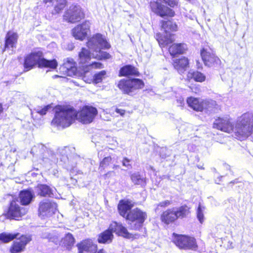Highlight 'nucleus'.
<instances>
[{
	"label": "nucleus",
	"mask_w": 253,
	"mask_h": 253,
	"mask_svg": "<svg viewBox=\"0 0 253 253\" xmlns=\"http://www.w3.org/2000/svg\"><path fill=\"white\" fill-rule=\"evenodd\" d=\"M119 168H120V166H119V165H114L113 166V169H118Z\"/></svg>",
	"instance_id": "53"
},
{
	"label": "nucleus",
	"mask_w": 253,
	"mask_h": 253,
	"mask_svg": "<svg viewBox=\"0 0 253 253\" xmlns=\"http://www.w3.org/2000/svg\"><path fill=\"white\" fill-rule=\"evenodd\" d=\"M187 103L188 106L196 111H203L202 101L198 99L190 97L187 99Z\"/></svg>",
	"instance_id": "30"
},
{
	"label": "nucleus",
	"mask_w": 253,
	"mask_h": 253,
	"mask_svg": "<svg viewBox=\"0 0 253 253\" xmlns=\"http://www.w3.org/2000/svg\"><path fill=\"white\" fill-rule=\"evenodd\" d=\"M96 253H105V251L103 249L99 250Z\"/></svg>",
	"instance_id": "51"
},
{
	"label": "nucleus",
	"mask_w": 253,
	"mask_h": 253,
	"mask_svg": "<svg viewBox=\"0 0 253 253\" xmlns=\"http://www.w3.org/2000/svg\"><path fill=\"white\" fill-rule=\"evenodd\" d=\"M20 203L23 206L30 205L35 198L34 191L31 189H24L20 191L18 197Z\"/></svg>",
	"instance_id": "22"
},
{
	"label": "nucleus",
	"mask_w": 253,
	"mask_h": 253,
	"mask_svg": "<svg viewBox=\"0 0 253 253\" xmlns=\"http://www.w3.org/2000/svg\"><path fill=\"white\" fill-rule=\"evenodd\" d=\"M37 191L38 195L42 197H52L54 196L53 190L48 185L46 184H40L37 186Z\"/></svg>",
	"instance_id": "29"
},
{
	"label": "nucleus",
	"mask_w": 253,
	"mask_h": 253,
	"mask_svg": "<svg viewBox=\"0 0 253 253\" xmlns=\"http://www.w3.org/2000/svg\"><path fill=\"white\" fill-rule=\"evenodd\" d=\"M132 207V205L128 201L121 200L118 206L120 214L126 219L131 221H144L147 218L146 213L138 208L130 210Z\"/></svg>",
	"instance_id": "6"
},
{
	"label": "nucleus",
	"mask_w": 253,
	"mask_h": 253,
	"mask_svg": "<svg viewBox=\"0 0 253 253\" xmlns=\"http://www.w3.org/2000/svg\"><path fill=\"white\" fill-rule=\"evenodd\" d=\"M113 175H115V172L114 171H109L107 173H106L105 176L106 177H107Z\"/></svg>",
	"instance_id": "48"
},
{
	"label": "nucleus",
	"mask_w": 253,
	"mask_h": 253,
	"mask_svg": "<svg viewBox=\"0 0 253 253\" xmlns=\"http://www.w3.org/2000/svg\"><path fill=\"white\" fill-rule=\"evenodd\" d=\"M162 28L164 30L165 35L157 33L155 38L160 46L165 47L173 42V35L169 33V31H176L177 26L175 22L171 20H167L162 21Z\"/></svg>",
	"instance_id": "8"
},
{
	"label": "nucleus",
	"mask_w": 253,
	"mask_h": 253,
	"mask_svg": "<svg viewBox=\"0 0 253 253\" xmlns=\"http://www.w3.org/2000/svg\"><path fill=\"white\" fill-rule=\"evenodd\" d=\"M116 113L120 114L121 116H123L125 113V111L123 109L117 108L116 109Z\"/></svg>",
	"instance_id": "47"
},
{
	"label": "nucleus",
	"mask_w": 253,
	"mask_h": 253,
	"mask_svg": "<svg viewBox=\"0 0 253 253\" xmlns=\"http://www.w3.org/2000/svg\"><path fill=\"white\" fill-rule=\"evenodd\" d=\"M56 0H44L45 2H52L54 3L53 1H55Z\"/></svg>",
	"instance_id": "52"
},
{
	"label": "nucleus",
	"mask_w": 253,
	"mask_h": 253,
	"mask_svg": "<svg viewBox=\"0 0 253 253\" xmlns=\"http://www.w3.org/2000/svg\"><path fill=\"white\" fill-rule=\"evenodd\" d=\"M60 243L62 247L70 250L75 244V239L71 233H68L62 238Z\"/></svg>",
	"instance_id": "28"
},
{
	"label": "nucleus",
	"mask_w": 253,
	"mask_h": 253,
	"mask_svg": "<svg viewBox=\"0 0 253 253\" xmlns=\"http://www.w3.org/2000/svg\"><path fill=\"white\" fill-rule=\"evenodd\" d=\"M188 79H194L198 82H203L206 79L205 76L202 73L198 71H190L187 75Z\"/></svg>",
	"instance_id": "31"
},
{
	"label": "nucleus",
	"mask_w": 253,
	"mask_h": 253,
	"mask_svg": "<svg viewBox=\"0 0 253 253\" xmlns=\"http://www.w3.org/2000/svg\"><path fill=\"white\" fill-rule=\"evenodd\" d=\"M91 58V54L89 50L84 47H83L79 53V62L83 67L91 66L94 68H102V64L98 62H90Z\"/></svg>",
	"instance_id": "15"
},
{
	"label": "nucleus",
	"mask_w": 253,
	"mask_h": 253,
	"mask_svg": "<svg viewBox=\"0 0 253 253\" xmlns=\"http://www.w3.org/2000/svg\"><path fill=\"white\" fill-rule=\"evenodd\" d=\"M122 165L128 169L131 168V165L130 164V160L127 158H124L122 161Z\"/></svg>",
	"instance_id": "42"
},
{
	"label": "nucleus",
	"mask_w": 253,
	"mask_h": 253,
	"mask_svg": "<svg viewBox=\"0 0 253 253\" xmlns=\"http://www.w3.org/2000/svg\"><path fill=\"white\" fill-rule=\"evenodd\" d=\"M216 102L213 100L207 99L202 101V107L203 111L206 112H210L212 111L213 109L216 106Z\"/></svg>",
	"instance_id": "33"
},
{
	"label": "nucleus",
	"mask_w": 253,
	"mask_h": 253,
	"mask_svg": "<svg viewBox=\"0 0 253 253\" xmlns=\"http://www.w3.org/2000/svg\"><path fill=\"white\" fill-rule=\"evenodd\" d=\"M59 77L58 76L55 75V76H54V78H57V77Z\"/></svg>",
	"instance_id": "57"
},
{
	"label": "nucleus",
	"mask_w": 253,
	"mask_h": 253,
	"mask_svg": "<svg viewBox=\"0 0 253 253\" xmlns=\"http://www.w3.org/2000/svg\"><path fill=\"white\" fill-rule=\"evenodd\" d=\"M97 113V109L92 106H85L80 112L71 106H59L55 109L51 124L64 128L70 126L78 119L83 124H87L93 121Z\"/></svg>",
	"instance_id": "1"
},
{
	"label": "nucleus",
	"mask_w": 253,
	"mask_h": 253,
	"mask_svg": "<svg viewBox=\"0 0 253 253\" xmlns=\"http://www.w3.org/2000/svg\"><path fill=\"white\" fill-rule=\"evenodd\" d=\"M26 212L23 208H21L15 201H12L10 204L8 211L0 216V221L4 219L19 220V218Z\"/></svg>",
	"instance_id": "11"
},
{
	"label": "nucleus",
	"mask_w": 253,
	"mask_h": 253,
	"mask_svg": "<svg viewBox=\"0 0 253 253\" xmlns=\"http://www.w3.org/2000/svg\"><path fill=\"white\" fill-rule=\"evenodd\" d=\"M130 178L135 185L144 186L146 185V180L139 172H134L131 174Z\"/></svg>",
	"instance_id": "32"
},
{
	"label": "nucleus",
	"mask_w": 253,
	"mask_h": 253,
	"mask_svg": "<svg viewBox=\"0 0 253 253\" xmlns=\"http://www.w3.org/2000/svg\"><path fill=\"white\" fill-rule=\"evenodd\" d=\"M75 46L73 43H69L67 46V49L68 50H72L74 48Z\"/></svg>",
	"instance_id": "46"
},
{
	"label": "nucleus",
	"mask_w": 253,
	"mask_h": 253,
	"mask_svg": "<svg viewBox=\"0 0 253 253\" xmlns=\"http://www.w3.org/2000/svg\"><path fill=\"white\" fill-rule=\"evenodd\" d=\"M250 136H251L252 138L253 139V129L251 131V134Z\"/></svg>",
	"instance_id": "56"
},
{
	"label": "nucleus",
	"mask_w": 253,
	"mask_h": 253,
	"mask_svg": "<svg viewBox=\"0 0 253 253\" xmlns=\"http://www.w3.org/2000/svg\"><path fill=\"white\" fill-rule=\"evenodd\" d=\"M253 128V113H244L239 118L234 128L235 136L238 139H244L251 135Z\"/></svg>",
	"instance_id": "5"
},
{
	"label": "nucleus",
	"mask_w": 253,
	"mask_h": 253,
	"mask_svg": "<svg viewBox=\"0 0 253 253\" xmlns=\"http://www.w3.org/2000/svg\"><path fill=\"white\" fill-rule=\"evenodd\" d=\"M204 207H203L200 204L199 205L197 211V216L199 221H202L204 219L203 209Z\"/></svg>",
	"instance_id": "41"
},
{
	"label": "nucleus",
	"mask_w": 253,
	"mask_h": 253,
	"mask_svg": "<svg viewBox=\"0 0 253 253\" xmlns=\"http://www.w3.org/2000/svg\"><path fill=\"white\" fill-rule=\"evenodd\" d=\"M173 65L179 74H182L188 67L189 60L187 58L185 57L180 59H175L173 60Z\"/></svg>",
	"instance_id": "25"
},
{
	"label": "nucleus",
	"mask_w": 253,
	"mask_h": 253,
	"mask_svg": "<svg viewBox=\"0 0 253 253\" xmlns=\"http://www.w3.org/2000/svg\"><path fill=\"white\" fill-rule=\"evenodd\" d=\"M78 253H97L98 246L93 243L90 239H86L77 244Z\"/></svg>",
	"instance_id": "16"
},
{
	"label": "nucleus",
	"mask_w": 253,
	"mask_h": 253,
	"mask_svg": "<svg viewBox=\"0 0 253 253\" xmlns=\"http://www.w3.org/2000/svg\"><path fill=\"white\" fill-rule=\"evenodd\" d=\"M84 17V13L80 5L72 4L65 12L63 18L65 20L70 23H75Z\"/></svg>",
	"instance_id": "12"
},
{
	"label": "nucleus",
	"mask_w": 253,
	"mask_h": 253,
	"mask_svg": "<svg viewBox=\"0 0 253 253\" xmlns=\"http://www.w3.org/2000/svg\"><path fill=\"white\" fill-rule=\"evenodd\" d=\"M90 23L85 21L81 24H79L72 30L73 37L77 40L83 41L87 36L89 32Z\"/></svg>",
	"instance_id": "17"
},
{
	"label": "nucleus",
	"mask_w": 253,
	"mask_h": 253,
	"mask_svg": "<svg viewBox=\"0 0 253 253\" xmlns=\"http://www.w3.org/2000/svg\"><path fill=\"white\" fill-rule=\"evenodd\" d=\"M238 182L237 179L234 180L233 181H232L230 182V183H237Z\"/></svg>",
	"instance_id": "54"
},
{
	"label": "nucleus",
	"mask_w": 253,
	"mask_h": 253,
	"mask_svg": "<svg viewBox=\"0 0 253 253\" xmlns=\"http://www.w3.org/2000/svg\"><path fill=\"white\" fill-rule=\"evenodd\" d=\"M32 115H33L34 114V112H32V113H31Z\"/></svg>",
	"instance_id": "58"
},
{
	"label": "nucleus",
	"mask_w": 253,
	"mask_h": 253,
	"mask_svg": "<svg viewBox=\"0 0 253 253\" xmlns=\"http://www.w3.org/2000/svg\"><path fill=\"white\" fill-rule=\"evenodd\" d=\"M55 1L56 3L55 4L54 10L52 11L53 14H56L60 13L65 7L67 4V1L65 0Z\"/></svg>",
	"instance_id": "36"
},
{
	"label": "nucleus",
	"mask_w": 253,
	"mask_h": 253,
	"mask_svg": "<svg viewBox=\"0 0 253 253\" xmlns=\"http://www.w3.org/2000/svg\"><path fill=\"white\" fill-rule=\"evenodd\" d=\"M9 247L10 253H21L23 252L26 247L32 240L31 235L23 234L18 238H16Z\"/></svg>",
	"instance_id": "13"
},
{
	"label": "nucleus",
	"mask_w": 253,
	"mask_h": 253,
	"mask_svg": "<svg viewBox=\"0 0 253 253\" xmlns=\"http://www.w3.org/2000/svg\"><path fill=\"white\" fill-rule=\"evenodd\" d=\"M38 64L39 67L55 69L57 62L55 59L47 60L43 57L42 52L40 50L34 51L27 55L24 60V66L27 71Z\"/></svg>",
	"instance_id": "4"
},
{
	"label": "nucleus",
	"mask_w": 253,
	"mask_h": 253,
	"mask_svg": "<svg viewBox=\"0 0 253 253\" xmlns=\"http://www.w3.org/2000/svg\"><path fill=\"white\" fill-rule=\"evenodd\" d=\"M186 49L187 46L184 43H174L169 47V51L170 55L174 57L177 54L183 53Z\"/></svg>",
	"instance_id": "27"
},
{
	"label": "nucleus",
	"mask_w": 253,
	"mask_h": 253,
	"mask_svg": "<svg viewBox=\"0 0 253 253\" xmlns=\"http://www.w3.org/2000/svg\"><path fill=\"white\" fill-rule=\"evenodd\" d=\"M171 204V202L169 200H166L163 201L159 204L157 207L156 208L155 211H157L159 210V207L160 206L161 207H166Z\"/></svg>",
	"instance_id": "44"
},
{
	"label": "nucleus",
	"mask_w": 253,
	"mask_h": 253,
	"mask_svg": "<svg viewBox=\"0 0 253 253\" xmlns=\"http://www.w3.org/2000/svg\"><path fill=\"white\" fill-rule=\"evenodd\" d=\"M197 167L200 169H204V168L203 167V166H200V165H198L197 166Z\"/></svg>",
	"instance_id": "55"
},
{
	"label": "nucleus",
	"mask_w": 253,
	"mask_h": 253,
	"mask_svg": "<svg viewBox=\"0 0 253 253\" xmlns=\"http://www.w3.org/2000/svg\"><path fill=\"white\" fill-rule=\"evenodd\" d=\"M181 131L182 130H185L186 133H187L188 135L192 131V126L190 124H187L186 126H184L181 127Z\"/></svg>",
	"instance_id": "43"
},
{
	"label": "nucleus",
	"mask_w": 253,
	"mask_h": 253,
	"mask_svg": "<svg viewBox=\"0 0 253 253\" xmlns=\"http://www.w3.org/2000/svg\"><path fill=\"white\" fill-rule=\"evenodd\" d=\"M139 75L137 69L131 65H126L121 68L119 73L120 77L138 76Z\"/></svg>",
	"instance_id": "26"
},
{
	"label": "nucleus",
	"mask_w": 253,
	"mask_h": 253,
	"mask_svg": "<svg viewBox=\"0 0 253 253\" xmlns=\"http://www.w3.org/2000/svg\"><path fill=\"white\" fill-rule=\"evenodd\" d=\"M142 223L143 222H136L131 229L136 231L141 230L143 234H146V231L145 228L143 227Z\"/></svg>",
	"instance_id": "40"
},
{
	"label": "nucleus",
	"mask_w": 253,
	"mask_h": 253,
	"mask_svg": "<svg viewBox=\"0 0 253 253\" xmlns=\"http://www.w3.org/2000/svg\"><path fill=\"white\" fill-rule=\"evenodd\" d=\"M18 35L16 33L8 31L5 37V43L2 52L7 49L16 48Z\"/></svg>",
	"instance_id": "24"
},
{
	"label": "nucleus",
	"mask_w": 253,
	"mask_h": 253,
	"mask_svg": "<svg viewBox=\"0 0 253 253\" xmlns=\"http://www.w3.org/2000/svg\"><path fill=\"white\" fill-rule=\"evenodd\" d=\"M164 151H166V149H162V152H161V154H160V156L163 158V159H166L167 158V157L166 156H164L162 154V152H164Z\"/></svg>",
	"instance_id": "50"
},
{
	"label": "nucleus",
	"mask_w": 253,
	"mask_h": 253,
	"mask_svg": "<svg viewBox=\"0 0 253 253\" xmlns=\"http://www.w3.org/2000/svg\"><path fill=\"white\" fill-rule=\"evenodd\" d=\"M51 108V106L50 105L45 106L42 108L40 107H38L34 109V111H36V113L39 114L40 115L43 116L45 115L47 111Z\"/></svg>",
	"instance_id": "39"
},
{
	"label": "nucleus",
	"mask_w": 253,
	"mask_h": 253,
	"mask_svg": "<svg viewBox=\"0 0 253 253\" xmlns=\"http://www.w3.org/2000/svg\"><path fill=\"white\" fill-rule=\"evenodd\" d=\"M56 204L52 201L44 199L42 201L39 206V215L42 219H45L46 217H50L54 213L56 210Z\"/></svg>",
	"instance_id": "14"
},
{
	"label": "nucleus",
	"mask_w": 253,
	"mask_h": 253,
	"mask_svg": "<svg viewBox=\"0 0 253 253\" xmlns=\"http://www.w3.org/2000/svg\"><path fill=\"white\" fill-rule=\"evenodd\" d=\"M19 235V233L14 234L1 233L0 234V241L4 243H9L17 238Z\"/></svg>",
	"instance_id": "34"
},
{
	"label": "nucleus",
	"mask_w": 253,
	"mask_h": 253,
	"mask_svg": "<svg viewBox=\"0 0 253 253\" xmlns=\"http://www.w3.org/2000/svg\"><path fill=\"white\" fill-rule=\"evenodd\" d=\"M106 74V72L104 70H102L98 73L94 74L93 76V82L95 84L101 82L103 79L105 78Z\"/></svg>",
	"instance_id": "38"
},
{
	"label": "nucleus",
	"mask_w": 253,
	"mask_h": 253,
	"mask_svg": "<svg viewBox=\"0 0 253 253\" xmlns=\"http://www.w3.org/2000/svg\"><path fill=\"white\" fill-rule=\"evenodd\" d=\"M112 158L110 156L105 157L102 161L100 162L99 169L100 171L105 169L109 167L110 165L112 164Z\"/></svg>",
	"instance_id": "37"
},
{
	"label": "nucleus",
	"mask_w": 253,
	"mask_h": 253,
	"mask_svg": "<svg viewBox=\"0 0 253 253\" xmlns=\"http://www.w3.org/2000/svg\"><path fill=\"white\" fill-rule=\"evenodd\" d=\"M189 209L190 208L186 205L168 209L162 214V221H175L178 218L182 219L186 217L190 213Z\"/></svg>",
	"instance_id": "10"
},
{
	"label": "nucleus",
	"mask_w": 253,
	"mask_h": 253,
	"mask_svg": "<svg viewBox=\"0 0 253 253\" xmlns=\"http://www.w3.org/2000/svg\"><path fill=\"white\" fill-rule=\"evenodd\" d=\"M172 242L180 250L197 251L199 249L197 240L193 236L173 233Z\"/></svg>",
	"instance_id": "7"
},
{
	"label": "nucleus",
	"mask_w": 253,
	"mask_h": 253,
	"mask_svg": "<svg viewBox=\"0 0 253 253\" xmlns=\"http://www.w3.org/2000/svg\"><path fill=\"white\" fill-rule=\"evenodd\" d=\"M58 171L57 169H53L52 171V173L55 176L58 177Z\"/></svg>",
	"instance_id": "49"
},
{
	"label": "nucleus",
	"mask_w": 253,
	"mask_h": 253,
	"mask_svg": "<svg viewBox=\"0 0 253 253\" xmlns=\"http://www.w3.org/2000/svg\"><path fill=\"white\" fill-rule=\"evenodd\" d=\"M213 127L215 128L228 133L234 131L233 125L227 118H218L215 119L213 124Z\"/></svg>",
	"instance_id": "20"
},
{
	"label": "nucleus",
	"mask_w": 253,
	"mask_h": 253,
	"mask_svg": "<svg viewBox=\"0 0 253 253\" xmlns=\"http://www.w3.org/2000/svg\"><path fill=\"white\" fill-rule=\"evenodd\" d=\"M176 102L177 104V106H180V107H183L184 106L185 103H184V98L182 97H180L177 98L176 99Z\"/></svg>",
	"instance_id": "45"
},
{
	"label": "nucleus",
	"mask_w": 253,
	"mask_h": 253,
	"mask_svg": "<svg viewBox=\"0 0 253 253\" xmlns=\"http://www.w3.org/2000/svg\"><path fill=\"white\" fill-rule=\"evenodd\" d=\"M76 64L72 58H67L63 64V66L68 72H71L75 74L77 71Z\"/></svg>",
	"instance_id": "35"
},
{
	"label": "nucleus",
	"mask_w": 253,
	"mask_h": 253,
	"mask_svg": "<svg viewBox=\"0 0 253 253\" xmlns=\"http://www.w3.org/2000/svg\"><path fill=\"white\" fill-rule=\"evenodd\" d=\"M114 238L113 232L110 227L101 232L97 235V242L101 244H110Z\"/></svg>",
	"instance_id": "23"
},
{
	"label": "nucleus",
	"mask_w": 253,
	"mask_h": 253,
	"mask_svg": "<svg viewBox=\"0 0 253 253\" xmlns=\"http://www.w3.org/2000/svg\"><path fill=\"white\" fill-rule=\"evenodd\" d=\"M144 86L142 80L139 79H122L117 85L118 88L125 94L129 95L135 94Z\"/></svg>",
	"instance_id": "9"
},
{
	"label": "nucleus",
	"mask_w": 253,
	"mask_h": 253,
	"mask_svg": "<svg viewBox=\"0 0 253 253\" xmlns=\"http://www.w3.org/2000/svg\"><path fill=\"white\" fill-rule=\"evenodd\" d=\"M115 225L113 227H111L112 231L115 233L117 236L123 237L127 239H135L139 236V235L135 234L133 235L129 233L127 229L122 224L118 222H115Z\"/></svg>",
	"instance_id": "21"
},
{
	"label": "nucleus",
	"mask_w": 253,
	"mask_h": 253,
	"mask_svg": "<svg viewBox=\"0 0 253 253\" xmlns=\"http://www.w3.org/2000/svg\"><path fill=\"white\" fill-rule=\"evenodd\" d=\"M40 149L41 153H44L42 159L45 163H51L53 164L58 163L59 165L62 166L63 168L68 170H71L75 167L78 160L80 159L78 156H75L74 160H72L71 158L66 155L67 149L68 148H59L57 150V152L55 153L53 151L47 149V148L42 144H38L37 146H35L32 149V151H35L37 147Z\"/></svg>",
	"instance_id": "2"
},
{
	"label": "nucleus",
	"mask_w": 253,
	"mask_h": 253,
	"mask_svg": "<svg viewBox=\"0 0 253 253\" xmlns=\"http://www.w3.org/2000/svg\"><path fill=\"white\" fill-rule=\"evenodd\" d=\"M87 47L95 53L92 56L98 60L107 59L110 58V54L102 51V49H108L110 45L100 34H96L92 36L87 42Z\"/></svg>",
	"instance_id": "3"
},
{
	"label": "nucleus",
	"mask_w": 253,
	"mask_h": 253,
	"mask_svg": "<svg viewBox=\"0 0 253 253\" xmlns=\"http://www.w3.org/2000/svg\"><path fill=\"white\" fill-rule=\"evenodd\" d=\"M150 7L154 13L161 17L165 16L172 17L174 15L173 10L158 1L151 2Z\"/></svg>",
	"instance_id": "19"
},
{
	"label": "nucleus",
	"mask_w": 253,
	"mask_h": 253,
	"mask_svg": "<svg viewBox=\"0 0 253 253\" xmlns=\"http://www.w3.org/2000/svg\"><path fill=\"white\" fill-rule=\"evenodd\" d=\"M201 55L206 66L211 67L218 66L220 64V60L218 57L205 48L201 50Z\"/></svg>",
	"instance_id": "18"
}]
</instances>
